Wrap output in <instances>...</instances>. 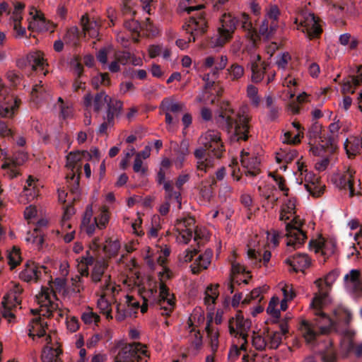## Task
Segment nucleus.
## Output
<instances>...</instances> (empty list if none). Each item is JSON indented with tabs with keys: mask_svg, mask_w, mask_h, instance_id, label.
<instances>
[{
	"mask_svg": "<svg viewBox=\"0 0 362 362\" xmlns=\"http://www.w3.org/2000/svg\"><path fill=\"white\" fill-rule=\"evenodd\" d=\"M216 120L228 133L234 134L238 140L245 141L247 139L250 115L247 107H241L234 117V110L230 104L223 103Z\"/></svg>",
	"mask_w": 362,
	"mask_h": 362,
	"instance_id": "obj_1",
	"label": "nucleus"
},
{
	"mask_svg": "<svg viewBox=\"0 0 362 362\" xmlns=\"http://www.w3.org/2000/svg\"><path fill=\"white\" fill-rule=\"evenodd\" d=\"M39 194V189L37 187V181L30 175L23 187L22 192L18 197V202L23 204H27L33 202Z\"/></svg>",
	"mask_w": 362,
	"mask_h": 362,
	"instance_id": "obj_26",
	"label": "nucleus"
},
{
	"mask_svg": "<svg viewBox=\"0 0 362 362\" xmlns=\"http://www.w3.org/2000/svg\"><path fill=\"white\" fill-rule=\"evenodd\" d=\"M69 156H72L71 158H98L102 156V155L98 149L94 147L92 148L90 151H78L74 153L71 152L66 158H70Z\"/></svg>",
	"mask_w": 362,
	"mask_h": 362,
	"instance_id": "obj_51",
	"label": "nucleus"
},
{
	"mask_svg": "<svg viewBox=\"0 0 362 362\" xmlns=\"http://www.w3.org/2000/svg\"><path fill=\"white\" fill-rule=\"evenodd\" d=\"M35 300L38 308L30 310L33 314L49 316L59 308L58 300L52 288L42 287L40 292L36 295Z\"/></svg>",
	"mask_w": 362,
	"mask_h": 362,
	"instance_id": "obj_9",
	"label": "nucleus"
},
{
	"mask_svg": "<svg viewBox=\"0 0 362 362\" xmlns=\"http://www.w3.org/2000/svg\"><path fill=\"white\" fill-rule=\"evenodd\" d=\"M47 320L45 318L37 317L30 320L28 326V335L34 341L38 339L41 340V342H45V338L47 334Z\"/></svg>",
	"mask_w": 362,
	"mask_h": 362,
	"instance_id": "obj_25",
	"label": "nucleus"
},
{
	"mask_svg": "<svg viewBox=\"0 0 362 362\" xmlns=\"http://www.w3.org/2000/svg\"><path fill=\"white\" fill-rule=\"evenodd\" d=\"M344 146L349 156H356L362 148V137L351 136L346 139Z\"/></svg>",
	"mask_w": 362,
	"mask_h": 362,
	"instance_id": "obj_44",
	"label": "nucleus"
},
{
	"mask_svg": "<svg viewBox=\"0 0 362 362\" xmlns=\"http://www.w3.org/2000/svg\"><path fill=\"white\" fill-rule=\"evenodd\" d=\"M279 286L284 295V298L281 300V310H286L288 308L287 302L293 300L296 297V292L291 284L281 282Z\"/></svg>",
	"mask_w": 362,
	"mask_h": 362,
	"instance_id": "obj_45",
	"label": "nucleus"
},
{
	"mask_svg": "<svg viewBox=\"0 0 362 362\" xmlns=\"http://www.w3.org/2000/svg\"><path fill=\"white\" fill-rule=\"evenodd\" d=\"M164 189L165 190V199L170 204L175 202L178 209L181 208L180 193L173 190L170 182H164Z\"/></svg>",
	"mask_w": 362,
	"mask_h": 362,
	"instance_id": "obj_48",
	"label": "nucleus"
},
{
	"mask_svg": "<svg viewBox=\"0 0 362 362\" xmlns=\"http://www.w3.org/2000/svg\"><path fill=\"white\" fill-rule=\"evenodd\" d=\"M238 20L230 13H223L220 18V25L218 28V35L216 38L215 46H222L231 37L236 29Z\"/></svg>",
	"mask_w": 362,
	"mask_h": 362,
	"instance_id": "obj_13",
	"label": "nucleus"
},
{
	"mask_svg": "<svg viewBox=\"0 0 362 362\" xmlns=\"http://www.w3.org/2000/svg\"><path fill=\"white\" fill-rule=\"evenodd\" d=\"M100 319V316L96 313L93 312L90 308H88V309H86V310L81 315V320L83 322L89 325H97Z\"/></svg>",
	"mask_w": 362,
	"mask_h": 362,
	"instance_id": "obj_57",
	"label": "nucleus"
},
{
	"mask_svg": "<svg viewBox=\"0 0 362 362\" xmlns=\"http://www.w3.org/2000/svg\"><path fill=\"white\" fill-rule=\"evenodd\" d=\"M150 355L146 345L134 342L124 346L116 356V362H147Z\"/></svg>",
	"mask_w": 362,
	"mask_h": 362,
	"instance_id": "obj_10",
	"label": "nucleus"
},
{
	"mask_svg": "<svg viewBox=\"0 0 362 362\" xmlns=\"http://www.w3.org/2000/svg\"><path fill=\"white\" fill-rule=\"evenodd\" d=\"M248 259L255 267H261L269 262L271 258V252L268 250L262 252L260 249L249 248L247 251Z\"/></svg>",
	"mask_w": 362,
	"mask_h": 362,
	"instance_id": "obj_30",
	"label": "nucleus"
},
{
	"mask_svg": "<svg viewBox=\"0 0 362 362\" xmlns=\"http://www.w3.org/2000/svg\"><path fill=\"white\" fill-rule=\"evenodd\" d=\"M177 233L176 240L180 244H187L192 237V233L194 231V240L201 238L198 229L194 228V219L192 217H185L177 220L175 225Z\"/></svg>",
	"mask_w": 362,
	"mask_h": 362,
	"instance_id": "obj_14",
	"label": "nucleus"
},
{
	"mask_svg": "<svg viewBox=\"0 0 362 362\" xmlns=\"http://www.w3.org/2000/svg\"><path fill=\"white\" fill-rule=\"evenodd\" d=\"M331 303L329 296L324 293L321 296H315L310 303V310L315 316L314 322L323 334L330 333L335 326V321L325 313Z\"/></svg>",
	"mask_w": 362,
	"mask_h": 362,
	"instance_id": "obj_3",
	"label": "nucleus"
},
{
	"mask_svg": "<svg viewBox=\"0 0 362 362\" xmlns=\"http://www.w3.org/2000/svg\"><path fill=\"white\" fill-rule=\"evenodd\" d=\"M115 104V107L114 110H106L105 116L103 118L104 121L98 127V132L100 134H105L107 129L113 126L115 117H118L121 114V105L118 103Z\"/></svg>",
	"mask_w": 362,
	"mask_h": 362,
	"instance_id": "obj_34",
	"label": "nucleus"
},
{
	"mask_svg": "<svg viewBox=\"0 0 362 362\" xmlns=\"http://www.w3.org/2000/svg\"><path fill=\"white\" fill-rule=\"evenodd\" d=\"M199 143L206 148L211 149L212 151L216 148L222 150L223 146L221 142L220 134L214 130H209L202 134L199 138Z\"/></svg>",
	"mask_w": 362,
	"mask_h": 362,
	"instance_id": "obj_28",
	"label": "nucleus"
},
{
	"mask_svg": "<svg viewBox=\"0 0 362 362\" xmlns=\"http://www.w3.org/2000/svg\"><path fill=\"white\" fill-rule=\"evenodd\" d=\"M362 66L358 68V74L351 76L343 81L341 84V92L344 94L354 93L356 88L362 84V74L361 73Z\"/></svg>",
	"mask_w": 362,
	"mask_h": 362,
	"instance_id": "obj_36",
	"label": "nucleus"
},
{
	"mask_svg": "<svg viewBox=\"0 0 362 362\" xmlns=\"http://www.w3.org/2000/svg\"><path fill=\"white\" fill-rule=\"evenodd\" d=\"M160 252L163 254V257L160 255L158 258V263L160 267L158 271V276L160 280L158 302L160 305V308L165 309V313L168 314L173 308H175V305L174 295L170 292L169 288L165 284V281L169 279L172 276V272L170 269L163 266L166 257L170 255V250L165 248L163 250H161Z\"/></svg>",
	"mask_w": 362,
	"mask_h": 362,
	"instance_id": "obj_4",
	"label": "nucleus"
},
{
	"mask_svg": "<svg viewBox=\"0 0 362 362\" xmlns=\"http://www.w3.org/2000/svg\"><path fill=\"white\" fill-rule=\"evenodd\" d=\"M251 325V320L244 317L241 312H238L228 321L229 334L234 340L240 341L241 348H244L247 343Z\"/></svg>",
	"mask_w": 362,
	"mask_h": 362,
	"instance_id": "obj_8",
	"label": "nucleus"
},
{
	"mask_svg": "<svg viewBox=\"0 0 362 362\" xmlns=\"http://www.w3.org/2000/svg\"><path fill=\"white\" fill-rule=\"evenodd\" d=\"M108 264L106 260H100L95 262L91 273V279L94 283L103 281L104 284L101 286L105 287L107 284H112L110 281V275L105 274Z\"/></svg>",
	"mask_w": 362,
	"mask_h": 362,
	"instance_id": "obj_27",
	"label": "nucleus"
},
{
	"mask_svg": "<svg viewBox=\"0 0 362 362\" xmlns=\"http://www.w3.org/2000/svg\"><path fill=\"white\" fill-rule=\"evenodd\" d=\"M205 317L204 311L200 308L194 309L192 314L189 315L186 325V329H199V326L204 324Z\"/></svg>",
	"mask_w": 362,
	"mask_h": 362,
	"instance_id": "obj_40",
	"label": "nucleus"
},
{
	"mask_svg": "<svg viewBox=\"0 0 362 362\" xmlns=\"http://www.w3.org/2000/svg\"><path fill=\"white\" fill-rule=\"evenodd\" d=\"M139 309V301L132 296L126 295L123 302L117 304L116 306V320L117 321H122L126 317H134Z\"/></svg>",
	"mask_w": 362,
	"mask_h": 362,
	"instance_id": "obj_19",
	"label": "nucleus"
},
{
	"mask_svg": "<svg viewBox=\"0 0 362 362\" xmlns=\"http://www.w3.org/2000/svg\"><path fill=\"white\" fill-rule=\"evenodd\" d=\"M281 305V301L277 296H273L269 303L267 308V312L274 317L279 318L280 316L281 307L279 308V305Z\"/></svg>",
	"mask_w": 362,
	"mask_h": 362,
	"instance_id": "obj_59",
	"label": "nucleus"
},
{
	"mask_svg": "<svg viewBox=\"0 0 362 362\" xmlns=\"http://www.w3.org/2000/svg\"><path fill=\"white\" fill-rule=\"evenodd\" d=\"M21 262V257L20 255V250L16 247L8 254V263L10 266L11 269H13L17 267Z\"/></svg>",
	"mask_w": 362,
	"mask_h": 362,
	"instance_id": "obj_61",
	"label": "nucleus"
},
{
	"mask_svg": "<svg viewBox=\"0 0 362 362\" xmlns=\"http://www.w3.org/2000/svg\"><path fill=\"white\" fill-rule=\"evenodd\" d=\"M101 290L102 293L99 296L96 303L97 308L107 320H112L113 318L112 306L108 298H114L115 293H118L120 290L119 286L115 284H107L105 287H103Z\"/></svg>",
	"mask_w": 362,
	"mask_h": 362,
	"instance_id": "obj_16",
	"label": "nucleus"
},
{
	"mask_svg": "<svg viewBox=\"0 0 362 362\" xmlns=\"http://www.w3.org/2000/svg\"><path fill=\"white\" fill-rule=\"evenodd\" d=\"M22 291L23 289L19 284L11 283L8 291L2 300V315L9 323L16 322V313L21 308V295Z\"/></svg>",
	"mask_w": 362,
	"mask_h": 362,
	"instance_id": "obj_6",
	"label": "nucleus"
},
{
	"mask_svg": "<svg viewBox=\"0 0 362 362\" xmlns=\"http://www.w3.org/2000/svg\"><path fill=\"white\" fill-rule=\"evenodd\" d=\"M285 262L292 267L295 271L303 270L311 264V259L307 254L299 253L287 258Z\"/></svg>",
	"mask_w": 362,
	"mask_h": 362,
	"instance_id": "obj_35",
	"label": "nucleus"
},
{
	"mask_svg": "<svg viewBox=\"0 0 362 362\" xmlns=\"http://www.w3.org/2000/svg\"><path fill=\"white\" fill-rule=\"evenodd\" d=\"M267 348L276 349L279 347L282 341V336L279 332H267L266 335Z\"/></svg>",
	"mask_w": 362,
	"mask_h": 362,
	"instance_id": "obj_54",
	"label": "nucleus"
},
{
	"mask_svg": "<svg viewBox=\"0 0 362 362\" xmlns=\"http://www.w3.org/2000/svg\"><path fill=\"white\" fill-rule=\"evenodd\" d=\"M115 103H119L121 109L122 108V103L120 100L111 98L105 92L97 93L94 98L90 93H87L83 98L84 107L86 110H89L93 107V110L96 112H100L105 105H107V110H114Z\"/></svg>",
	"mask_w": 362,
	"mask_h": 362,
	"instance_id": "obj_12",
	"label": "nucleus"
},
{
	"mask_svg": "<svg viewBox=\"0 0 362 362\" xmlns=\"http://www.w3.org/2000/svg\"><path fill=\"white\" fill-rule=\"evenodd\" d=\"M269 64L266 62H262L260 65L257 64L256 62H252L251 64V80L254 83L261 82L264 78L265 72L269 69Z\"/></svg>",
	"mask_w": 362,
	"mask_h": 362,
	"instance_id": "obj_43",
	"label": "nucleus"
},
{
	"mask_svg": "<svg viewBox=\"0 0 362 362\" xmlns=\"http://www.w3.org/2000/svg\"><path fill=\"white\" fill-rule=\"evenodd\" d=\"M16 64L20 69H24L29 65L33 71L38 69L43 71L45 67L48 65L43 52L39 50L29 52L25 59L18 60Z\"/></svg>",
	"mask_w": 362,
	"mask_h": 362,
	"instance_id": "obj_22",
	"label": "nucleus"
},
{
	"mask_svg": "<svg viewBox=\"0 0 362 362\" xmlns=\"http://www.w3.org/2000/svg\"><path fill=\"white\" fill-rule=\"evenodd\" d=\"M78 38V30L74 26L69 28L63 37V41L70 45H76Z\"/></svg>",
	"mask_w": 362,
	"mask_h": 362,
	"instance_id": "obj_58",
	"label": "nucleus"
},
{
	"mask_svg": "<svg viewBox=\"0 0 362 362\" xmlns=\"http://www.w3.org/2000/svg\"><path fill=\"white\" fill-rule=\"evenodd\" d=\"M213 252L211 249H206L203 253L199 255L194 263L191 265L193 274H197L202 270L206 269L211 264Z\"/></svg>",
	"mask_w": 362,
	"mask_h": 362,
	"instance_id": "obj_32",
	"label": "nucleus"
},
{
	"mask_svg": "<svg viewBox=\"0 0 362 362\" xmlns=\"http://www.w3.org/2000/svg\"><path fill=\"white\" fill-rule=\"evenodd\" d=\"M206 331L209 339L210 346L213 351H216L218 345V332L217 329L211 327L209 322L207 323Z\"/></svg>",
	"mask_w": 362,
	"mask_h": 362,
	"instance_id": "obj_56",
	"label": "nucleus"
},
{
	"mask_svg": "<svg viewBox=\"0 0 362 362\" xmlns=\"http://www.w3.org/2000/svg\"><path fill=\"white\" fill-rule=\"evenodd\" d=\"M157 290L153 288H149V290L146 292V296H144V303L142 305H139V308L142 313H144L147 311L148 309V303H156L159 309L161 310V315H170L173 312L174 308L170 310V312L168 314L165 313V310L164 308H160V305L158 302L159 300V294L156 296Z\"/></svg>",
	"mask_w": 362,
	"mask_h": 362,
	"instance_id": "obj_39",
	"label": "nucleus"
},
{
	"mask_svg": "<svg viewBox=\"0 0 362 362\" xmlns=\"http://www.w3.org/2000/svg\"><path fill=\"white\" fill-rule=\"evenodd\" d=\"M296 201L286 200L281 206L279 220L286 223V245L293 249L298 248L302 245L306 235L301 228L303 222L300 218L295 216Z\"/></svg>",
	"mask_w": 362,
	"mask_h": 362,
	"instance_id": "obj_2",
	"label": "nucleus"
},
{
	"mask_svg": "<svg viewBox=\"0 0 362 362\" xmlns=\"http://www.w3.org/2000/svg\"><path fill=\"white\" fill-rule=\"evenodd\" d=\"M80 160H66V168L69 170L66 175V179H69L73 185L78 186L79 183V172L81 168V164L79 163Z\"/></svg>",
	"mask_w": 362,
	"mask_h": 362,
	"instance_id": "obj_41",
	"label": "nucleus"
},
{
	"mask_svg": "<svg viewBox=\"0 0 362 362\" xmlns=\"http://www.w3.org/2000/svg\"><path fill=\"white\" fill-rule=\"evenodd\" d=\"M162 106L165 110V122L169 131L177 129L179 122V116L185 110L184 103L165 99L162 102Z\"/></svg>",
	"mask_w": 362,
	"mask_h": 362,
	"instance_id": "obj_15",
	"label": "nucleus"
},
{
	"mask_svg": "<svg viewBox=\"0 0 362 362\" xmlns=\"http://www.w3.org/2000/svg\"><path fill=\"white\" fill-rule=\"evenodd\" d=\"M294 23L296 25L297 29L305 33L309 40L318 37L322 33L319 18L314 13L308 11L298 13Z\"/></svg>",
	"mask_w": 362,
	"mask_h": 362,
	"instance_id": "obj_7",
	"label": "nucleus"
},
{
	"mask_svg": "<svg viewBox=\"0 0 362 362\" xmlns=\"http://www.w3.org/2000/svg\"><path fill=\"white\" fill-rule=\"evenodd\" d=\"M239 21L240 23L241 28L244 30L247 31L248 35H250L251 37H252L255 34V30L253 28L252 23L250 19L249 15L245 13H243L240 16Z\"/></svg>",
	"mask_w": 362,
	"mask_h": 362,
	"instance_id": "obj_63",
	"label": "nucleus"
},
{
	"mask_svg": "<svg viewBox=\"0 0 362 362\" xmlns=\"http://www.w3.org/2000/svg\"><path fill=\"white\" fill-rule=\"evenodd\" d=\"M189 332V341L194 347L196 351H199L203 345L202 336L199 329H187Z\"/></svg>",
	"mask_w": 362,
	"mask_h": 362,
	"instance_id": "obj_53",
	"label": "nucleus"
},
{
	"mask_svg": "<svg viewBox=\"0 0 362 362\" xmlns=\"http://www.w3.org/2000/svg\"><path fill=\"white\" fill-rule=\"evenodd\" d=\"M310 249L323 257L324 261L333 255L337 249L336 240L332 238H325L322 236L312 240L309 243Z\"/></svg>",
	"mask_w": 362,
	"mask_h": 362,
	"instance_id": "obj_17",
	"label": "nucleus"
},
{
	"mask_svg": "<svg viewBox=\"0 0 362 362\" xmlns=\"http://www.w3.org/2000/svg\"><path fill=\"white\" fill-rule=\"evenodd\" d=\"M45 346L42 353V362H62L59 358L62 354L55 334H48L45 338Z\"/></svg>",
	"mask_w": 362,
	"mask_h": 362,
	"instance_id": "obj_18",
	"label": "nucleus"
},
{
	"mask_svg": "<svg viewBox=\"0 0 362 362\" xmlns=\"http://www.w3.org/2000/svg\"><path fill=\"white\" fill-rule=\"evenodd\" d=\"M280 11L277 6L272 5L266 10L264 19L259 27V34L264 39L272 38L279 27Z\"/></svg>",
	"mask_w": 362,
	"mask_h": 362,
	"instance_id": "obj_11",
	"label": "nucleus"
},
{
	"mask_svg": "<svg viewBox=\"0 0 362 362\" xmlns=\"http://www.w3.org/2000/svg\"><path fill=\"white\" fill-rule=\"evenodd\" d=\"M354 173L355 171L350 168H348L344 173H337L333 175L332 181L339 188L344 189H348L349 191V196L353 197L358 194V192H356L354 188Z\"/></svg>",
	"mask_w": 362,
	"mask_h": 362,
	"instance_id": "obj_21",
	"label": "nucleus"
},
{
	"mask_svg": "<svg viewBox=\"0 0 362 362\" xmlns=\"http://www.w3.org/2000/svg\"><path fill=\"white\" fill-rule=\"evenodd\" d=\"M93 206L88 204L81 221V228L89 235H93L96 228L105 229L110 221V215L106 206L100 209L97 216L93 217Z\"/></svg>",
	"mask_w": 362,
	"mask_h": 362,
	"instance_id": "obj_5",
	"label": "nucleus"
},
{
	"mask_svg": "<svg viewBox=\"0 0 362 362\" xmlns=\"http://www.w3.org/2000/svg\"><path fill=\"white\" fill-rule=\"evenodd\" d=\"M120 249V243L117 239H107L103 246L105 254L110 257L115 255Z\"/></svg>",
	"mask_w": 362,
	"mask_h": 362,
	"instance_id": "obj_55",
	"label": "nucleus"
},
{
	"mask_svg": "<svg viewBox=\"0 0 362 362\" xmlns=\"http://www.w3.org/2000/svg\"><path fill=\"white\" fill-rule=\"evenodd\" d=\"M218 285H210L207 286L204 293V303L210 315L214 314L216 300L218 298Z\"/></svg>",
	"mask_w": 362,
	"mask_h": 362,
	"instance_id": "obj_33",
	"label": "nucleus"
},
{
	"mask_svg": "<svg viewBox=\"0 0 362 362\" xmlns=\"http://www.w3.org/2000/svg\"><path fill=\"white\" fill-rule=\"evenodd\" d=\"M81 23L85 33V35H88L92 38H95L98 36V26L96 22H90L87 15H83L81 17Z\"/></svg>",
	"mask_w": 362,
	"mask_h": 362,
	"instance_id": "obj_46",
	"label": "nucleus"
},
{
	"mask_svg": "<svg viewBox=\"0 0 362 362\" xmlns=\"http://www.w3.org/2000/svg\"><path fill=\"white\" fill-rule=\"evenodd\" d=\"M207 28V22L203 13L197 16H192L189 21L183 25V29L190 33L189 41H194L196 37L202 35Z\"/></svg>",
	"mask_w": 362,
	"mask_h": 362,
	"instance_id": "obj_20",
	"label": "nucleus"
},
{
	"mask_svg": "<svg viewBox=\"0 0 362 362\" xmlns=\"http://www.w3.org/2000/svg\"><path fill=\"white\" fill-rule=\"evenodd\" d=\"M339 275V271L334 269L329 272L324 279H318L315 281V285L318 288L315 296L325 294L329 296L328 291Z\"/></svg>",
	"mask_w": 362,
	"mask_h": 362,
	"instance_id": "obj_29",
	"label": "nucleus"
},
{
	"mask_svg": "<svg viewBox=\"0 0 362 362\" xmlns=\"http://www.w3.org/2000/svg\"><path fill=\"white\" fill-rule=\"evenodd\" d=\"M17 165H19V163H17L15 160H8L2 164L1 168L6 170V175L9 178H13L18 175Z\"/></svg>",
	"mask_w": 362,
	"mask_h": 362,
	"instance_id": "obj_60",
	"label": "nucleus"
},
{
	"mask_svg": "<svg viewBox=\"0 0 362 362\" xmlns=\"http://www.w3.org/2000/svg\"><path fill=\"white\" fill-rule=\"evenodd\" d=\"M228 64V57L226 55L220 56L216 59L213 56L206 57L203 62L204 69L212 68V74L214 76L218 74V72L224 69Z\"/></svg>",
	"mask_w": 362,
	"mask_h": 362,
	"instance_id": "obj_31",
	"label": "nucleus"
},
{
	"mask_svg": "<svg viewBox=\"0 0 362 362\" xmlns=\"http://www.w3.org/2000/svg\"><path fill=\"white\" fill-rule=\"evenodd\" d=\"M41 274V269L33 262H27L20 273V278L26 282L36 281Z\"/></svg>",
	"mask_w": 362,
	"mask_h": 362,
	"instance_id": "obj_37",
	"label": "nucleus"
},
{
	"mask_svg": "<svg viewBox=\"0 0 362 362\" xmlns=\"http://www.w3.org/2000/svg\"><path fill=\"white\" fill-rule=\"evenodd\" d=\"M164 189L165 190V199L170 204L175 202L178 209L181 208L180 193L173 190L170 182H164Z\"/></svg>",
	"mask_w": 362,
	"mask_h": 362,
	"instance_id": "obj_49",
	"label": "nucleus"
},
{
	"mask_svg": "<svg viewBox=\"0 0 362 362\" xmlns=\"http://www.w3.org/2000/svg\"><path fill=\"white\" fill-rule=\"evenodd\" d=\"M247 96L249 98L251 104L255 107H258L260 103V98L258 95V89L253 85H248L247 87Z\"/></svg>",
	"mask_w": 362,
	"mask_h": 362,
	"instance_id": "obj_64",
	"label": "nucleus"
},
{
	"mask_svg": "<svg viewBox=\"0 0 362 362\" xmlns=\"http://www.w3.org/2000/svg\"><path fill=\"white\" fill-rule=\"evenodd\" d=\"M296 165L298 170L300 172L301 179H303L305 181L304 186L305 189L307 184H315L319 180V178L315 174L311 172H308L306 166L300 161V160H298Z\"/></svg>",
	"mask_w": 362,
	"mask_h": 362,
	"instance_id": "obj_47",
	"label": "nucleus"
},
{
	"mask_svg": "<svg viewBox=\"0 0 362 362\" xmlns=\"http://www.w3.org/2000/svg\"><path fill=\"white\" fill-rule=\"evenodd\" d=\"M339 129L340 125L339 122H334L329 124V132L325 137V139L327 141V144L331 146H334L335 145L339 136Z\"/></svg>",
	"mask_w": 362,
	"mask_h": 362,
	"instance_id": "obj_52",
	"label": "nucleus"
},
{
	"mask_svg": "<svg viewBox=\"0 0 362 362\" xmlns=\"http://www.w3.org/2000/svg\"><path fill=\"white\" fill-rule=\"evenodd\" d=\"M164 189L165 190V199L170 204L175 202L178 209L181 208L180 193L173 190L170 182H164Z\"/></svg>",
	"mask_w": 362,
	"mask_h": 362,
	"instance_id": "obj_50",
	"label": "nucleus"
},
{
	"mask_svg": "<svg viewBox=\"0 0 362 362\" xmlns=\"http://www.w3.org/2000/svg\"><path fill=\"white\" fill-rule=\"evenodd\" d=\"M325 189V185L320 181H317L315 184H307L306 190L313 197H318L321 196Z\"/></svg>",
	"mask_w": 362,
	"mask_h": 362,
	"instance_id": "obj_62",
	"label": "nucleus"
},
{
	"mask_svg": "<svg viewBox=\"0 0 362 362\" xmlns=\"http://www.w3.org/2000/svg\"><path fill=\"white\" fill-rule=\"evenodd\" d=\"M343 281L344 287L348 293L362 296V284L359 270L351 269L344 276Z\"/></svg>",
	"mask_w": 362,
	"mask_h": 362,
	"instance_id": "obj_24",
	"label": "nucleus"
},
{
	"mask_svg": "<svg viewBox=\"0 0 362 362\" xmlns=\"http://www.w3.org/2000/svg\"><path fill=\"white\" fill-rule=\"evenodd\" d=\"M18 107V101L13 95L0 104V117L11 118Z\"/></svg>",
	"mask_w": 362,
	"mask_h": 362,
	"instance_id": "obj_38",
	"label": "nucleus"
},
{
	"mask_svg": "<svg viewBox=\"0 0 362 362\" xmlns=\"http://www.w3.org/2000/svg\"><path fill=\"white\" fill-rule=\"evenodd\" d=\"M299 332L307 344L314 346L321 334L314 321L302 320L300 322Z\"/></svg>",
	"mask_w": 362,
	"mask_h": 362,
	"instance_id": "obj_23",
	"label": "nucleus"
},
{
	"mask_svg": "<svg viewBox=\"0 0 362 362\" xmlns=\"http://www.w3.org/2000/svg\"><path fill=\"white\" fill-rule=\"evenodd\" d=\"M244 75V67L236 62L232 63L226 70V78L231 82H238Z\"/></svg>",
	"mask_w": 362,
	"mask_h": 362,
	"instance_id": "obj_42",
	"label": "nucleus"
}]
</instances>
